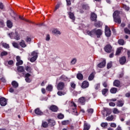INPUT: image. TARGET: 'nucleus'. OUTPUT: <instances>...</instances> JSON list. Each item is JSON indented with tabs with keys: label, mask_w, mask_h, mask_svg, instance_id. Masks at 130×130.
<instances>
[{
	"label": "nucleus",
	"mask_w": 130,
	"mask_h": 130,
	"mask_svg": "<svg viewBox=\"0 0 130 130\" xmlns=\"http://www.w3.org/2000/svg\"><path fill=\"white\" fill-rule=\"evenodd\" d=\"M12 45L15 48H19L20 47V46L19 45V44L17 43H16V42H13L12 43Z\"/></svg>",
	"instance_id": "nucleus-37"
},
{
	"label": "nucleus",
	"mask_w": 130,
	"mask_h": 130,
	"mask_svg": "<svg viewBox=\"0 0 130 130\" xmlns=\"http://www.w3.org/2000/svg\"><path fill=\"white\" fill-rule=\"evenodd\" d=\"M25 71L27 72V73H32V68H31L29 66L25 67Z\"/></svg>",
	"instance_id": "nucleus-35"
},
{
	"label": "nucleus",
	"mask_w": 130,
	"mask_h": 130,
	"mask_svg": "<svg viewBox=\"0 0 130 130\" xmlns=\"http://www.w3.org/2000/svg\"><path fill=\"white\" fill-rule=\"evenodd\" d=\"M95 27H97L98 28H100L101 26H102V23L100 21H98L94 23Z\"/></svg>",
	"instance_id": "nucleus-29"
},
{
	"label": "nucleus",
	"mask_w": 130,
	"mask_h": 130,
	"mask_svg": "<svg viewBox=\"0 0 130 130\" xmlns=\"http://www.w3.org/2000/svg\"><path fill=\"white\" fill-rule=\"evenodd\" d=\"M7 26L8 28H12L13 27V22L11 20H8L7 21Z\"/></svg>",
	"instance_id": "nucleus-24"
},
{
	"label": "nucleus",
	"mask_w": 130,
	"mask_h": 130,
	"mask_svg": "<svg viewBox=\"0 0 130 130\" xmlns=\"http://www.w3.org/2000/svg\"><path fill=\"white\" fill-rule=\"evenodd\" d=\"M87 111L88 113H93L94 110L93 109H89Z\"/></svg>",
	"instance_id": "nucleus-63"
},
{
	"label": "nucleus",
	"mask_w": 130,
	"mask_h": 130,
	"mask_svg": "<svg viewBox=\"0 0 130 130\" xmlns=\"http://www.w3.org/2000/svg\"><path fill=\"white\" fill-rule=\"evenodd\" d=\"M53 33H54V34H56V35H57V34H58L59 35H60V31H59V30H58V29H54L52 30Z\"/></svg>",
	"instance_id": "nucleus-38"
},
{
	"label": "nucleus",
	"mask_w": 130,
	"mask_h": 130,
	"mask_svg": "<svg viewBox=\"0 0 130 130\" xmlns=\"http://www.w3.org/2000/svg\"><path fill=\"white\" fill-rule=\"evenodd\" d=\"M63 88H64V83L59 82L57 86V90H61L63 89Z\"/></svg>",
	"instance_id": "nucleus-11"
},
{
	"label": "nucleus",
	"mask_w": 130,
	"mask_h": 130,
	"mask_svg": "<svg viewBox=\"0 0 130 130\" xmlns=\"http://www.w3.org/2000/svg\"><path fill=\"white\" fill-rule=\"evenodd\" d=\"M90 129V124L88 123L85 122L84 124V129L83 130H89Z\"/></svg>",
	"instance_id": "nucleus-20"
},
{
	"label": "nucleus",
	"mask_w": 130,
	"mask_h": 130,
	"mask_svg": "<svg viewBox=\"0 0 130 130\" xmlns=\"http://www.w3.org/2000/svg\"><path fill=\"white\" fill-rule=\"evenodd\" d=\"M120 12L119 11H115L113 14V18L114 19V22L117 23V24H121V18L119 16Z\"/></svg>",
	"instance_id": "nucleus-2"
},
{
	"label": "nucleus",
	"mask_w": 130,
	"mask_h": 130,
	"mask_svg": "<svg viewBox=\"0 0 130 130\" xmlns=\"http://www.w3.org/2000/svg\"><path fill=\"white\" fill-rule=\"evenodd\" d=\"M19 45L22 47L23 48H24V47H26L27 45L25 43V41L24 40H22L20 43H19Z\"/></svg>",
	"instance_id": "nucleus-27"
},
{
	"label": "nucleus",
	"mask_w": 130,
	"mask_h": 130,
	"mask_svg": "<svg viewBox=\"0 0 130 130\" xmlns=\"http://www.w3.org/2000/svg\"><path fill=\"white\" fill-rule=\"evenodd\" d=\"M118 43L120 45H124V41L122 39H120L118 40Z\"/></svg>",
	"instance_id": "nucleus-46"
},
{
	"label": "nucleus",
	"mask_w": 130,
	"mask_h": 130,
	"mask_svg": "<svg viewBox=\"0 0 130 130\" xmlns=\"http://www.w3.org/2000/svg\"><path fill=\"white\" fill-rule=\"evenodd\" d=\"M109 105L110 106H112L113 107H114V106H115V103H114L113 102H111L109 103Z\"/></svg>",
	"instance_id": "nucleus-64"
},
{
	"label": "nucleus",
	"mask_w": 130,
	"mask_h": 130,
	"mask_svg": "<svg viewBox=\"0 0 130 130\" xmlns=\"http://www.w3.org/2000/svg\"><path fill=\"white\" fill-rule=\"evenodd\" d=\"M31 56L37 58L38 57V53L36 51H33L31 53Z\"/></svg>",
	"instance_id": "nucleus-40"
},
{
	"label": "nucleus",
	"mask_w": 130,
	"mask_h": 130,
	"mask_svg": "<svg viewBox=\"0 0 130 130\" xmlns=\"http://www.w3.org/2000/svg\"><path fill=\"white\" fill-rule=\"evenodd\" d=\"M113 112L114 114H118V113H120V112L117 109V108H114L113 110Z\"/></svg>",
	"instance_id": "nucleus-43"
},
{
	"label": "nucleus",
	"mask_w": 130,
	"mask_h": 130,
	"mask_svg": "<svg viewBox=\"0 0 130 130\" xmlns=\"http://www.w3.org/2000/svg\"><path fill=\"white\" fill-rule=\"evenodd\" d=\"M67 3V6H71L72 5V2H71V0H66Z\"/></svg>",
	"instance_id": "nucleus-57"
},
{
	"label": "nucleus",
	"mask_w": 130,
	"mask_h": 130,
	"mask_svg": "<svg viewBox=\"0 0 130 130\" xmlns=\"http://www.w3.org/2000/svg\"><path fill=\"white\" fill-rule=\"evenodd\" d=\"M117 92V88L115 87H113L110 89V92L112 93V94H115Z\"/></svg>",
	"instance_id": "nucleus-32"
},
{
	"label": "nucleus",
	"mask_w": 130,
	"mask_h": 130,
	"mask_svg": "<svg viewBox=\"0 0 130 130\" xmlns=\"http://www.w3.org/2000/svg\"><path fill=\"white\" fill-rule=\"evenodd\" d=\"M99 88H100V83L96 84L94 85V89H95V90H98V89H99Z\"/></svg>",
	"instance_id": "nucleus-52"
},
{
	"label": "nucleus",
	"mask_w": 130,
	"mask_h": 130,
	"mask_svg": "<svg viewBox=\"0 0 130 130\" xmlns=\"http://www.w3.org/2000/svg\"><path fill=\"white\" fill-rule=\"evenodd\" d=\"M70 108L73 110L72 111L73 114H74V115H78V112H77V105H76L74 102L71 103Z\"/></svg>",
	"instance_id": "nucleus-3"
},
{
	"label": "nucleus",
	"mask_w": 130,
	"mask_h": 130,
	"mask_svg": "<svg viewBox=\"0 0 130 130\" xmlns=\"http://www.w3.org/2000/svg\"><path fill=\"white\" fill-rule=\"evenodd\" d=\"M31 38L30 37H27V38H26V39L25 40V41L26 42H27L28 43H30L31 42Z\"/></svg>",
	"instance_id": "nucleus-54"
},
{
	"label": "nucleus",
	"mask_w": 130,
	"mask_h": 130,
	"mask_svg": "<svg viewBox=\"0 0 130 130\" xmlns=\"http://www.w3.org/2000/svg\"><path fill=\"white\" fill-rule=\"evenodd\" d=\"M8 52L4 51L1 53V56L3 57V56H6L8 55Z\"/></svg>",
	"instance_id": "nucleus-41"
},
{
	"label": "nucleus",
	"mask_w": 130,
	"mask_h": 130,
	"mask_svg": "<svg viewBox=\"0 0 130 130\" xmlns=\"http://www.w3.org/2000/svg\"><path fill=\"white\" fill-rule=\"evenodd\" d=\"M42 126H43V127L44 128H46V127H48V123L45 121H43Z\"/></svg>",
	"instance_id": "nucleus-34"
},
{
	"label": "nucleus",
	"mask_w": 130,
	"mask_h": 130,
	"mask_svg": "<svg viewBox=\"0 0 130 130\" xmlns=\"http://www.w3.org/2000/svg\"><path fill=\"white\" fill-rule=\"evenodd\" d=\"M122 50V47H119L117 49L116 52V55H118L121 52V51Z\"/></svg>",
	"instance_id": "nucleus-39"
},
{
	"label": "nucleus",
	"mask_w": 130,
	"mask_h": 130,
	"mask_svg": "<svg viewBox=\"0 0 130 130\" xmlns=\"http://www.w3.org/2000/svg\"><path fill=\"white\" fill-rule=\"evenodd\" d=\"M124 105V100L121 99L118 101H117L116 105L118 107H122L123 105Z\"/></svg>",
	"instance_id": "nucleus-9"
},
{
	"label": "nucleus",
	"mask_w": 130,
	"mask_h": 130,
	"mask_svg": "<svg viewBox=\"0 0 130 130\" xmlns=\"http://www.w3.org/2000/svg\"><path fill=\"white\" fill-rule=\"evenodd\" d=\"M70 122L69 120H63L61 122V124L62 125H68V124H70Z\"/></svg>",
	"instance_id": "nucleus-31"
},
{
	"label": "nucleus",
	"mask_w": 130,
	"mask_h": 130,
	"mask_svg": "<svg viewBox=\"0 0 130 130\" xmlns=\"http://www.w3.org/2000/svg\"><path fill=\"white\" fill-rule=\"evenodd\" d=\"M17 62L16 63V66L17 67H19V66H21V64L23 63V60H20L19 61H17Z\"/></svg>",
	"instance_id": "nucleus-45"
},
{
	"label": "nucleus",
	"mask_w": 130,
	"mask_h": 130,
	"mask_svg": "<svg viewBox=\"0 0 130 130\" xmlns=\"http://www.w3.org/2000/svg\"><path fill=\"white\" fill-rule=\"evenodd\" d=\"M71 86L72 88H73V89H75V88H76V84H75V83L74 82L71 83Z\"/></svg>",
	"instance_id": "nucleus-60"
},
{
	"label": "nucleus",
	"mask_w": 130,
	"mask_h": 130,
	"mask_svg": "<svg viewBox=\"0 0 130 130\" xmlns=\"http://www.w3.org/2000/svg\"><path fill=\"white\" fill-rule=\"evenodd\" d=\"M8 63L9 66H13L14 64V61L10 60L8 61Z\"/></svg>",
	"instance_id": "nucleus-56"
},
{
	"label": "nucleus",
	"mask_w": 130,
	"mask_h": 130,
	"mask_svg": "<svg viewBox=\"0 0 130 130\" xmlns=\"http://www.w3.org/2000/svg\"><path fill=\"white\" fill-rule=\"evenodd\" d=\"M29 77H31V74L29 73H26L25 74L24 78H25V80L26 83H31L32 81V79H30V78H29Z\"/></svg>",
	"instance_id": "nucleus-8"
},
{
	"label": "nucleus",
	"mask_w": 130,
	"mask_h": 130,
	"mask_svg": "<svg viewBox=\"0 0 130 130\" xmlns=\"http://www.w3.org/2000/svg\"><path fill=\"white\" fill-rule=\"evenodd\" d=\"M37 59V58H36V57H31L30 59V61H31V62H34V61H35V60H36Z\"/></svg>",
	"instance_id": "nucleus-53"
},
{
	"label": "nucleus",
	"mask_w": 130,
	"mask_h": 130,
	"mask_svg": "<svg viewBox=\"0 0 130 130\" xmlns=\"http://www.w3.org/2000/svg\"><path fill=\"white\" fill-rule=\"evenodd\" d=\"M9 36H10L11 39H16V40H20V36H19V35L17 32H15V33H10L9 34Z\"/></svg>",
	"instance_id": "nucleus-4"
},
{
	"label": "nucleus",
	"mask_w": 130,
	"mask_h": 130,
	"mask_svg": "<svg viewBox=\"0 0 130 130\" xmlns=\"http://www.w3.org/2000/svg\"><path fill=\"white\" fill-rule=\"evenodd\" d=\"M113 85L115 87H120V81L118 80H116L113 82Z\"/></svg>",
	"instance_id": "nucleus-19"
},
{
	"label": "nucleus",
	"mask_w": 130,
	"mask_h": 130,
	"mask_svg": "<svg viewBox=\"0 0 130 130\" xmlns=\"http://www.w3.org/2000/svg\"><path fill=\"white\" fill-rule=\"evenodd\" d=\"M52 89H53V87L50 84L48 85L46 87L47 91H49V92H51Z\"/></svg>",
	"instance_id": "nucleus-30"
},
{
	"label": "nucleus",
	"mask_w": 130,
	"mask_h": 130,
	"mask_svg": "<svg viewBox=\"0 0 130 130\" xmlns=\"http://www.w3.org/2000/svg\"><path fill=\"white\" fill-rule=\"evenodd\" d=\"M67 94V91H58L57 95L58 96H62L63 95H66Z\"/></svg>",
	"instance_id": "nucleus-36"
},
{
	"label": "nucleus",
	"mask_w": 130,
	"mask_h": 130,
	"mask_svg": "<svg viewBox=\"0 0 130 130\" xmlns=\"http://www.w3.org/2000/svg\"><path fill=\"white\" fill-rule=\"evenodd\" d=\"M90 20H91L92 21L96 22V21H97V15H96L94 13H91Z\"/></svg>",
	"instance_id": "nucleus-14"
},
{
	"label": "nucleus",
	"mask_w": 130,
	"mask_h": 130,
	"mask_svg": "<svg viewBox=\"0 0 130 130\" xmlns=\"http://www.w3.org/2000/svg\"><path fill=\"white\" fill-rule=\"evenodd\" d=\"M13 16H12V18L14 19V20H15V21H17V19L16 18H17V14H16V13H15L14 12H13Z\"/></svg>",
	"instance_id": "nucleus-59"
},
{
	"label": "nucleus",
	"mask_w": 130,
	"mask_h": 130,
	"mask_svg": "<svg viewBox=\"0 0 130 130\" xmlns=\"http://www.w3.org/2000/svg\"><path fill=\"white\" fill-rule=\"evenodd\" d=\"M81 87L83 88V89H86V88H88L89 87V82L86 81H83Z\"/></svg>",
	"instance_id": "nucleus-17"
},
{
	"label": "nucleus",
	"mask_w": 130,
	"mask_h": 130,
	"mask_svg": "<svg viewBox=\"0 0 130 130\" xmlns=\"http://www.w3.org/2000/svg\"><path fill=\"white\" fill-rule=\"evenodd\" d=\"M17 71L18 73H24L25 72V68L23 66H18Z\"/></svg>",
	"instance_id": "nucleus-18"
},
{
	"label": "nucleus",
	"mask_w": 130,
	"mask_h": 130,
	"mask_svg": "<svg viewBox=\"0 0 130 130\" xmlns=\"http://www.w3.org/2000/svg\"><path fill=\"white\" fill-rule=\"evenodd\" d=\"M107 125H108V123L107 122H103L101 124L102 127H107Z\"/></svg>",
	"instance_id": "nucleus-47"
},
{
	"label": "nucleus",
	"mask_w": 130,
	"mask_h": 130,
	"mask_svg": "<svg viewBox=\"0 0 130 130\" xmlns=\"http://www.w3.org/2000/svg\"><path fill=\"white\" fill-rule=\"evenodd\" d=\"M108 92V89L107 88H104L102 90V94L104 95V96H106V93Z\"/></svg>",
	"instance_id": "nucleus-33"
},
{
	"label": "nucleus",
	"mask_w": 130,
	"mask_h": 130,
	"mask_svg": "<svg viewBox=\"0 0 130 130\" xmlns=\"http://www.w3.org/2000/svg\"><path fill=\"white\" fill-rule=\"evenodd\" d=\"M105 35L107 37H110L111 36V30L108 26H105Z\"/></svg>",
	"instance_id": "nucleus-5"
},
{
	"label": "nucleus",
	"mask_w": 130,
	"mask_h": 130,
	"mask_svg": "<svg viewBox=\"0 0 130 130\" xmlns=\"http://www.w3.org/2000/svg\"><path fill=\"white\" fill-rule=\"evenodd\" d=\"M104 49L106 52H107L108 53H110V52L112 51V47H111V45L108 44L105 47Z\"/></svg>",
	"instance_id": "nucleus-7"
},
{
	"label": "nucleus",
	"mask_w": 130,
	"mask_h": 130,
	"mask_svg": "<svg viewBox=\"0 0 130 130\" xmlns=\"http://www.w3.org/2000/svg\"><path fill=\"white\" fill-rule=\"evenodd\" d=\"M111 67H112V63L111 62L108 63L107 66V69H111Z\"/></svg>",
	"instance_id": "nucleus-58"
},
{
	"label": "nucleus",
	"mask_w": 130,
	"mask_h": 130,
	"mask_svg": "<svg viewBox=\"0 0 130 130\" xmlns=\"http://www.w3.org/2000/svg\"><path fill=\"white\" fill-rule=\"evenodd\" d=\"M114 118L113 115H111L107 118V120L108 121H112Z\"/></svg>",
	"instance_id": "nucleus-42"
},
{
	"label": "nucleus",
	"mask_w": 130,
	"mask_h": 130,
	"mask_svg": "<svg viewBox=\"0 0 130 130\" xmlns=\"http://www.w3.org/2000/svg\"><path fill=\"white\" fill-rule=\"evenodd\" d=\"M5 26V23L3 21H0V28H3Z\"/></svg>",
	"instance_id": "nucleus-55"
},
{
	"label": "nucleus",
	"mask_w": 130,
	"mask_h": 130,
	"mask_svg": "<svg viewBox=\"0 0 130 130\" xmlns=\"http://www.w3.org/2000/svg\"><path fill=\"white\" fill-rule=\"evenodd\" d=\"M77 62V59L76 58H73L71 61L72 64H75Z\"/></svg>",
	"instance_id": "nucleus-51"
},
{
	"label": "nucleus",
	"mask_w": 130,
	"mask_h": 130,
	"mask_svg": "<svg viewBox=\"0 0 130 130\" xmlns=\"http://www.w3.org/2000/svg\"><path fill=\"white\" fill-rule=\"evenodd\" d=\"M77 78L78 80H82L84 78V76H83V74L81 73H78L77 74Z\"/></svg>",
	"instance_id": "nucleus-25"
},
{
	"label": "nucleus",
	"mask_w": 130,
	"mask_h": 130,
	"mask_svg": "<svg viewBox=\"0 0 130 130\" xmlns=\"http://www.w3.org/2000/svg\"><path fill=\"white\" fill-rule=\"evenodd\" d=\"M124 32L126 34H130V30L129 29H128V28H127V27L125 28L124 29Z\"/></svg>",
	"instance_id": "nucleus-49"
},
{
	"label": "nucleus",
	"mask_w": 130,
	"mask_h": 130,
	"mask_svg": "<svg viewBox=\"0 0 130 130\" xmlns=\"http://www.w3.org/2000/svg\"><path fill=\"white\" fill-rule=\"evenodd\" d=\"M68 14L69 16L70 19L72 20V22H75L76 20V17H75V14L74 13H72V12H68Z\"/></svg>",
	"instance_id": "nucleus-10"
},
{
	"label": "nucleus",
	"mask_w": 130,
	"mask_h": 130,
	"mask_svg": "<svg viewBox=\"0 0 130 130\" xmlns=\"http://www.w3.org/2000/svg\"><path fill=\"white\" fill-rule=\"evenodd\" d=\"M82 9H84V10H89L90 9V7H89V5L87 4H82Z\"/></svg>",
	"instance_id": "nucleus-26"
},
{
	"label": "nucleus",
	"mask_w": 130,
	"mask_h": 130,
	"mask_svg": "<svg viewBox=\"0 0 130 130\" xmlns=\"http://www.w3.org/2000/svg\"><path fill=\"white\" fill-rule=\"evenodd\" d=\"M84 33L85 35H88L90 37L96 36L97 38H100L102 34H103V32L101 29H93L91 30H86Z\"/></svg>",
	"instance_id": "nucleus-1"
},
{
	"label": "nucleus",
	"mask_w": 130,
	"mask_h": 130,
	"mask_svg": "<svg viewBox=\"0 0 130 130\" xmlns=\"http://www.w3.org/2000/svg\"><path fill=\"white\" fill-rule=\"evenodd\" d=\"M125 61H126V58H125V57L123 56L120 58V63L121 64H124V63H125Z\"/></svg>",
	"instance_id": "nucleus-21"
},
{
	"label": "nucleus",
	"mask_w": 130,
	"mask_h": 130,
	"mask_svg": "<svg viewBox=\"0 0 130 130\" xmlns=\"http://www.w3.org/2000/svg\"><path fill=\"white\" fill-rule=\"evenodd\" d=\"M94 77L95 74H94V73H92L88 77V81H92L93 79H94Z\"/></svg>",
	"instance_id": "nucleus-28"
},
{
	"label": "nucleus",
	"mask_w": 130,
	"mask_h": 130,
	"mask_svg": "<svg viewBox=\"0 0 130 130\" xmlns=\"http://www.w3.org/2000/svg\"><path fill=\"white\" fill-rule=\"evenodd\" d=\"M2 45L3 46V47H4V48H10V46H9V44L6 43H3L2 44Z\"/></svg>",
	"instance_id": "nucleus-48"
},
{
	"label": "nucleus",
	"mask_w": 130,
	"mask_h": 130,
	"mask_svg": "<svg viewBox=\"0 0 130 130\" xmlns=\"http://www.w3.org/2000/svg\"><path fill=\"white\" fill-rule=\"evenodd\" d=\"M106 66V60H103L102 62L101 63H99L98 64V68H100V69H102V68H104Z\"/></svg>",
	"instance_id": "nucleus-15"
},
{
	"label": "nucleus",
	"mask_w": 130,
	"mask_h": 130,
	"mask_svg": "<svg viewBox=\"0 0 130 130\" xmlns=\"http://www.w3.org/2000/svg\"><path fill=\"white\" fill-rule=\"evenodd\" d=\"M35 113H36V114L37 115H43V112L40 110L39 108H37L35 110Z\"/></svg>",
	"instance_id": "nucleus-16"
},
{
	"label": "nucleus",
	"mask_w": 130,
	"mask_h": 130,
	"mask_svg": "<svg viewBox=\"0 0 130 130\" xmlns=\"http://www.w3.org/2000/svg\"><path fill=\"white\" fill-rule=\"evenodd\" d=\"M64 117V115H63V114L60 113L59 114H58L57 115V118L59 119H63V118Z\"/></svg>",
	"instance_id": "nucleus-44"
},
{
	"label": "nucleus",
	"mask_w": 130,
	"mask_h": 130,
	"mask_svg": "<svg viewBox=\"0 0 130 130\" xmlns=\"http://www.w3.org/2000/svg\"><path fill=\"white\" fill-rule=\"evenodd\" d=\"M8 104L7 99L5 98H0V105L1 106H6Z\"/></svg>",
	"instance_id": "nucleus-6"
},
{
	"label": "nucleus",
	"mask_w": 130,
	"mask_h": 130,
	"mask_svg": "<svg viewBox=\"0 0 130 130\" xmlns=\"http://www.w3.org/2000/svg\"><path fill=\"white\" fill-rule=\"evenodd\" d=\"M12 85L13 88H18L19 87V84L16 81H12Z\"/></svg>",
	"instance_id": "nucleus-23"
},
{
	"label": "nucleus",
	"mask_w": 130,
	"mask_h": 130,
	"mask_svg": "<svg viewBox=\"0 0 130 130\" xmlns=\"http://www.w3.org/2000/svg\"><path fill=\"white\" fill-rule=\"evenodd\" d=\"M19 18L20 19V20H23V21H25V22H28V23H31V22L29 21V20H27L25 18H23V17H21V16H19Z\"/></svg>",
	"instance_id": "nucleus-50"
},
{
	"label": "nucleus",
	"mask_w": 130,
	"mask_h": 130,
	"mask_svg": "<svg viewBox=\"0 0 130 130\" xmlns=\"http://www.w3.org/2000/svg\"><path fill=\"white\" fill-rule=\"evenodd\" d=\"M103 86L104 87V88H107L108 84H107V82H105L103 83Z\"/></svg>",
	"instance_id": "nucleus-61"
},
{
	"label": "nucleus",
	"mask_w": 130,
	"mask_h": 130,
	"mask_svg": "<svg viewBox=\"0 0 130 130\" xmlns=\"http://www.w3.org/2000/svg\"><path fill=\"white\" fill-rule=\"evenodd\" d=\"M49 109L53 112H57L58 108L55 105H52L50 107Z\"/></svg>",
	"instance_id": "nucleus-12"
},
{
	"label": "nucleus",
	"mask_w": 130,
	"mask_h": 130,
	"mask_svg": "<svg viewBox=\"0 0 130 130\" xmlns=\"http://www.w3.org/2000/svg\"><path fill=\"white\" fill-rule=\"evenodd\" d=\"M85 102H86V99L84 96L81 97L78 100V103L81 104V105H85Z\"/></svg>",
	"instance_id": "nucleus-13"
},
{
	"label": "nucleus",
	"mask_w": 130,
	"mask_h": 130,
	"mask_svg": "<svg viewBox=\"0 0 130 130\" xmlns=\"http://www.w3.org/2000/svg\"><path fill=\"white\" fill-rule=\"evenodd\" d=\"M48 123L50 125V126H53V125H55V121L53 120L49 119Z\"/></svg>",
	"instance_id": "nucleus-22"
},
{
	"label": "nucleus",
	"mask_w": 130,
	"mask_h": 130,
	"mask_svg": "<svg viewBox=\"0 0 130 130\" xmlns=\"http://www.w3.org/2000/svg\"><path fill=\"white\" fill-rule=\"evenodd\" d=\"M110 126L111 127H116V124L115 123H111L110 124Z\"/></svg>",
	"instance_id": "nucleus-62"
}]
</instances>
